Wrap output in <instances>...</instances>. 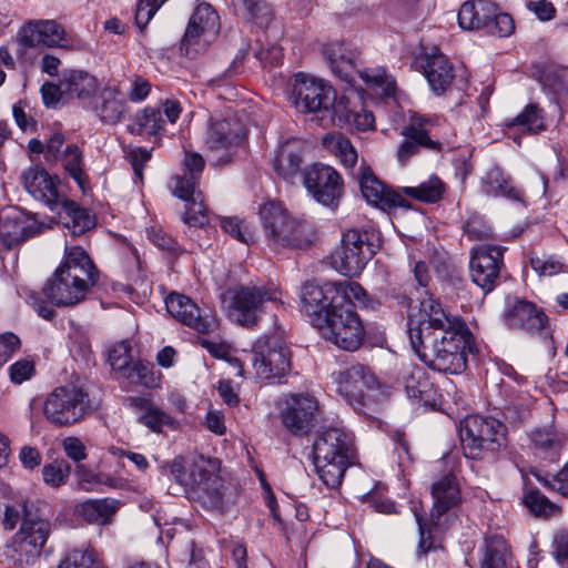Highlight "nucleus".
<instances>
[{"mask_svg":"<svg viewBox=\"0 0 568 568\" xmlns=\"http://www.w3.org/2000/svg\"><path fill=\"white\" fill-rule=\"evenodd\" d=\"M408 336L414 352L434 371L460 374L466 368L468 329L433 296L409 308Z\"/></svg>","mask_w":568,"mask_h":568,"instance_id":"nucleus-1","label":"nucleus"},{"mask_svg":"<svg viewBox=\"0 0 568 568\" xmlns=\"http://www.w3.org/2000/svg\"><path fill=\"white\" fill-rule=\"evenodd\" d=\"M99 280L89 254L78 245H65L62 263L43 286L44 296L58 307L82 302Z\"/></svg>","mask_w":568,"mask_h":568,"instance_id":"nucleus-2","label":"nucleus"},{"mask_svg":"<svg viewBox=\"0 0 568 568\" xmlns=\"http://www.w3.org/2000/svg\"><path fill=\"white\" fill-rule=\"evenodd\" d=\"M220 460L195 456L191 460L178 456L170 471L174 480L185 487L189 498L205 510L223 513L224 483L219 475Z\"/></svg>","mask_w":568,"mask_h":568,"instance_id":"nucleus-3","label":"nucleus"},{"mask_svg":"<svg viewBox=\"0 0 568 568\" xmlns=\"http://www.w3.org/2000/svg\"><path fill=\"white\" fill-rule=\"evenodd\" d=\"M315 470L325 486L337 488L354 456L351 436L339 428L318 434L313 444Z\"/></svg>","mask_w":568,"mask_h":568,"instance_id":"nucleus-4","label":"nucleus"},{"mask_svg":"<svg viewBox=\"0 0 568 568\" xmlns=\"http://www.w3.org/2000/svg\"><path fill=\"white\" fill-rule=\"evenodd\" d=\"M229 317L236 324L252 328L266 303L281 304L282 292L273 284L270 285H237L225 293Z\"/></svg>","mask_w":568,"mask_h":568,"instance_id":"nucleus-5","label":"nucleus"},{"mask_svg":"<svg viewBox=\"0 0 568 568\" xmlns=\"http://www.w3.org/2000/svg\"><path fill=\"white\" fill-rule=\"evenodd\" d=\"M337 392L354 407L364 413L365 407L377 402L384 393L375 374L362 364H354L333 374Z\"/></svg>","mask_w":568,"mask_h":568,"instance_id":"nucleus-6","label":"nucleus"},{"mask_svg":"<svg viewBox=\"0 0 568 568\" xmlns=\"http://www.w3.org/2000/svg\"><path fill=\"white\" fill-rule=\"evenodd\" d=\"M465 456L477 459L505 446V427L494 418L473 415L465 418L460 429Z\"/></svg>","mask_w":568,"mask_h":568,"instance_id":"nucleus-7","label":"nucleus"},{"mask_svg":"<svg viewBox=\"0 0 568 568\" xmlns=\"http://www.w3.org/2000/svg\"><path fill=\"white\" fill-rule=\"evenodd\" d=\"M317 329L326 341L348 352L358 349L365 336V328L358 314L348 304L341 303L331 308Z\"/></svg>","mask_w":568,"mask_h":568,"instance_id":"nucleus-8","label":"nucleus"},{"mask_svg":"<svg viewBox=\"0 0 568 568\" xmlns=\"http://www.w3.org/2000/svg\"><path fill=\"white\" fill-rule=\"evenodd\" d=\"M293 98L300 111L318 114L321 120L329 118L335 121L338 109L342 108V102L336 104V91L332 85L321 79L303 74L295 78Z\"/></svg>","mask_w":568,"mask_h":568,"instance_id":"nucleus-9","label":"nucleus"},{"mask_svg":"<svg viewBox=\"0 0 568 568\" xmlns=\"http://www.w3.org/2000/svg\"><path fill=\"white\" fill-rule=\"evenodd\" d=\"M90 410L88 394L74 385L55 387L44 399L43 414L55 426L80 422Z\"/></svg>","mask_w":568,"mask_h":568,"instance_id":"nucleus-10","label":"nucleus"},{"mask_svg":"<svg viewBox=\"0 0 568 568\" xmlns=\"http://www.w3.org/2000/svg\"><path fill=\"white\" fill-rule=\"evenodd\" d=\"M260 217L268 244L280 247H300L304 226L291 216L281 203L271 201L260 209Z\"/></svg>","mask_w":568,"mask_h":568,"instance_id":"nucleus-11","label":"nucleus"},{"mask_svg":"<svg viewBox=\"0 0 568 568\" xmlns=\"http://www.w3.org/2000/svg\"><path fill=\"white\" fill-rule=\"evenodd\" d=\"M371 239L372 234L358 230L344 233L341 246L332 254L334 268L346 276L359 275L376 253V245Z\"/></svg>","mask_w":568,"mask_h":568,"instance_id":"nucleus-12","label":"nucleus"},{"mask_svg":"<svg viewBox=\"0 0 568 568\" xmlns=\"http://www.w3.org/2000/svg\"><path fill=\"white\" fill-rule=\"evenodd\" d=\"M436 120L430 116L413 114L407 125H405L400 134L405 140L399 144L396 159L400 165L406 163L416 156L422 149L440 152L443 144L434 139L432 129L435 125Z\"/></svg>","mask_w":568,"mask_h":568,"instance_id":"nucleus-13","label":"nucleus"},{"mask_svg":"<svg viewBox=\"0 0 568 568\" xmlns=\"http://www.w3.org/2000/svg\"><path fill=\"white\" fill-rule=\"evenodd\" d=\"M220 29V19L210 3L202 2L193 11L181 41L186 55L199 53L214 40Z\"/></svg>","mask_w":568,"mask_h":568,"instance_id":"nucleus-14","label":"nucleus"},{"mask_svg":"<svg viewBox=\"0 0 568 568\" xmlns=\"http://www.w3.org/2000/svg\"><path fill=\"white\" fill-rule=\"evenodd\" d=\"M251 362L261 378H275L291 371V353L278 338L260 341L253 348Z\"/></svg>","mask_w":568,"mask_h":568,"instance_id":"nucleus-15","label":"nucleus"},{"mask_svg":"<svg viewBox=\"0 0 568 568\" xmlns=\"http://www.w3.org/2000/svg\"><path fill=\"white\" fill-rule=\"evenodd\" d=\"M341 294L335 283L317 284L305 283L301 290V312L316 328L324 323L327 315L336 304H339Z\"/></svg>","mask_w":568,"mask_h":568,"instance_id":"nucleus-16","label":"nucleus"},{"mask_svg":"<svg viewBox=\"0 0 568 568\" xmlns=\"http://www.w3.org/2000/svg\"><path fill=\"white\" fill-rule=\"evenodd\" d=\"M504 248L491 244H479L471 250L470 276L485 293L491 292L503 266Z\"/></svg>","mask_w":568,"mask_h":568,"instance_id":"nucleus-17","label":"nucleus"},{"mask_svg":"<svg viewBox=\"0 0 568 568\" xmlns=\"http://www.w3.org/2000/svg\"><path fill=\"white\" fill-rule=\"evenodd\" d=\"M317 400L308 394H292L285 397L281 419L285 428L295 436L310 433L314 426Z\"/></svg>","mask_w":568,"mask_h":568,"instance_id":"nucleus-18","label":"nucleus"},{"mask_svg":"<svg viewBox=\"0 0 568 568\" xmlns=\"http://www.w3.org/2000/svg\"><path fill=\"white\" fill-rule=\"evenodd\" d=\"M304 185L318 203L326 206L337 203L344 187L338 172L324 164H314L305 171Z\"/></svg>","mask_w":568,"mask_h":568,"instance_id":"nucleus-19","label":"nucleus"},{"mask_svg":"<svg viewBox=\"0 0 568 568\" xmlns=\"http://www.w3.org/2000/svg\"><path fill=\"white\" fill-rule=\"evenodd\" d=\"M51 531L52 524L38 513H33L24 504L23 519L19 531L14 535L16 549L32 556H39Z\"/></svg>","mask_w":568,"mask_h":568,"instance_id":"nucleus-20","label":"nucleus"},{"mask_svg":"<svg viewBox=\"0 0 568 568\" xmlns=\"http://www.w3.org/2000/svg\"><path fill=\"white\" fill-rule=\"evenodd\" d=\"M245 136V128L237 119L213 120L207 129L205 143L211 152L219 154L217 162H227L231 151Z\"/></svg>","mask_w":568,"mask_h":568,"instance_id":"nucleus-21","label":"nucleus"},{"mask_svg":"<svg viewBox=\"0 0 568 568\" xmlns=\"http://www.w3.org/2000/svg\"><path fill=\"white\" fill-rule=\"evenodd\" d=\"M65 38V30L55 20H31L17 33L19 53L28 48L60 47Z\"/></svg>","mask_w":568,"mask_h":568,"instance_id":"nucleus-22","label":"nucleus"},{"mask_svg":"<svg viewBox=\"0 0 568 568\" xmlns=\"http://www.w3.org/2000/svg\"><path fill=\"white\" fill-rule=\"evenodd\" d=\"M21 180L33 199L43 202L51 211L58 210L62 195L58 190L57 176L50 175L39 165H33L22 172Z\"/></svg>","mask_w":568,"mask_h":568,"instance_id":"nucleus-23","label":"nucleus"},{"mask_svg":"<svg viewBox=\"0 0 568 568\" xmlns=\"http://www.w3.org/2000/svg\"><path fill=\"white\" fill-rule=\"evenodd\" d=\"M503 318L509 328L528 333L539 332L547 324V316L541 308L520 298L508 300Z\"/></svg>","mask_w":568,"mask_h":568,"instance_id":"nucleus-24","label":"nucleus"},{"mask_svg":"<svg viewBox=\"0 0 568 568\" xmlns=\"http://www.w3.org/2000/svg\"><path fill=\"white\" fill-rule=\"evenodd\" d=\"M358 181L362 195L372 205L383 211L407 206L402 192L388 189L368 166L361 168Z\"/></svg>","mask_w":568,"mask_h":568,"instance_id":"nucleus-25","label":"nucleus"},{"mask_svg":"<svg viewBox=\"0 0 568 568\" xmlns=\"http://www.w3.org/2000/svg\"><path fill=\"white\" fill-rule=\"evenodd\" d=\"M43 226L42 223L22 212L6 215L0 221V244L6 250H11L26 240L40 234Z\"/></svg>","mask_w":568,"mask_h":568,"instance_id":"nucleus-26","label":"nucleus"},{"mask_svg":"<svg viewBox=\"0 0 568 568\" xmlns=\"http://www.w3.org/2000/svg\"><path fill=\"white\" fill-rule=\"evenodd\" d=\"M165 307L174 318L199 333H207L214 326V321L202 314L199 306L185 295L171 293L165 298Z\"/></svg>","mask_w":568,"mask_h":568,"instance_id":"nucleus-27","label":"nucleus"},{"mask_svg":"<svg viewBox=\"0 0 568 568\" xmlns=\"http://www.w3.org/2000/svg\"><path fill=\"white\" fill-rule=\"evenodd\" d=\"M433 508L430 513L432 525L439 527L440 518L447 511L457 507L462 500L457 478L446 474L432 485Z\"/></svg>","mask_w":568,"mask_h":568,"instance_id":"nucleus-28","label":"nucleus"},{"mask_svg":"<svg viewBox=\"0 0 568 568\" xmlns=\"http://www.w3.org/2000/svg\"><path fill=\"white\" fill-rule=\"evenodd\" d=\"M183 166L185 170L184 174L172 178L170 187L173 195L189 202L190 199L194 197L199 192L196 191V185L204 168V160L199 153L186 152L183 160Z\"/></svg>","mask_w":568,"mask_h":568,"instance_id":"nucleus-29","label":"nucleus"},{"mask_svg":"<svg viewBox=\"0 0 568 568\" xmlns=\"http://www.w3.org/2000/svg\"><path fill=\"white\" fill-rule=\"evenodd\" d=\"M323 54L332 71L343 81L352 82L358 52L345 42H332L323 47Z\"/></svg>","mask_w":568,"mask_h":568,"instance_id":"nucleus-30","label":"nucleus"},{"mask_svg":"<svg viewBox=\"0 0 568 568\" xmlns=\"http://www.w3.org/2000/svg\"><path fill=\"white\" fill-rule=\"evenodd\" d=\"M495 11H497V6L491 0L467 1L458 12L459 27L464 30H487Z\"/></svg>","mask_w":568,"mask_h":568,"instance_id":"nucleus-31","label":"nucleus"},{"mask_svg":"<svg viewBox=\"0 0 568 568\" xmlns=\"http://www.w3.org/2000/svg\"><path fill=\"white\" fill-rule=\"evenodd\" d=\"M62 75L65 95L92 104L94 94L100 88L94 75L83 70H68Z\"/></svg>","mask_w":568,"mask_h":568,"instance_id":"nucleus-32","label":"nucleus"},{"mask_svg":"<svg viewBox=\"0 0 568 568\" xmlns=\"http://www.w3.org/2000/svg\"><path fill=\"white\" fill-rule=\"evenodd\" d=\"M425 77L436 94L444 93L454 79V69L448 58L440 52L426 57L424 65Z\"/></svg>","mask_w":568,"mask_h":568,"instance_id":"nucleus-33","label":"nucleus"},{"mask_svg":"<svg viewBox=\"0 0 568 568\" xmlns=\"http://www.w3.org/2000/svg\"><path fill=\"white\" fill-rule=\"evenodd\" d=\"M305 144L300 140L286 141L278 150L274 160V169L278 175L292 181L301 171Z\"/></svg>","mask_w":568,"mask_h":568,"instance_id":"nucleus-34","label":"nucleus"},{"mask_svg":"<svg viewBox=\"0 0 568 568\" xmlns=\"http://www.w3.org/2000/svg\"><path fill=\"white\" fill-rule=\"evenodd\" d=\"M100 120L106 124L118 123L124 114V100L115 87L105 85L98 99L90 104Z\"/></svg>","mask_w":568,"mask_h":568,"instance_id":"nucleus-35","label":"nucleus"},{"mask_svg":"<svg viewBox=\"0 0 568 568\" xmlns=\"http://www.w3.org/2000/svg\"><path fill=\"white\" fill-rule=\"evenodd\" d=\"M400 383L408 398L419 399L425 404L430 400L433 383L423 367L413 365L405 368L400 374Z\"/></svg>","mask_w":568,"mask_h":568,"instance_id":"nucleus-36","label":"nucleus"},{"mask_svg":"<svg viewBox=\"0 0 568 568\" xmlns=\"http://www.w3.org/2000/svg\"><path fill=\"white\" fill-rule=\"evenodd\" d=\"M480 559V568H508L510 551L504 537L493 535L485 538Z\"/></svg>","mask_w":568,"mask_h":568,"instance_id":"nucleus-37","label":"nucleus"},{"mask_svg":"<svg viewBox=\"0 0 568 568\" xmlns=\"http://www.w3.org/2000/svg\"><path fill=\"white\" fill-rule=\"evenodd\" d=\"M115 499H89L77 506V514L90 524L105 525L118 510Z\"/></svg>","mask_w":568,"mask_h":568,"instance_id":"nucleus-38","label":"nucleus"},{"mask_svg":"<svg viewBox=\"0 0 568 568\" xmlns=\"http://www.w3.org/2000/svg\"><path fill=\"white\" fill-rule=\"evenodd\" d=\"M483 181L484 192L487 195L504 196L513 201L523 200V192L515 187L511 181L497 166L489 169Z\"/></svg>","mask_w":568,"mask_h":568,"instance_id":"nucleus-39","label":"nucleus"},{"mask_svg":"<svg viewBox=\"0 0 568 568\" xmlns=\"http://www.w3.org/2000/svg\"><path fill=\"white\" fill-rule=\"evenodd\" d=\"M65 216L63 224L73 235H81L94 225V221L85 209L80 207L74 201L60 199V205Z\"/></svg>","mask_w":568,"mask_h":568,"instance_id":"nucleus-40","label":"nucleus"},{"mask_svg":"<svg viewBox=\"0 0 568 568\" xmlns=\"http://www.w3.org/2000/svg\"><path fill=\"white\" fill-rule=\"evenodd\" d=\"M132 400L141 408L139 420L154 433H161L164 426L174 427L175 420L160 407L145 398L134 397Z\"/></svg>","mask_w":568,"mask_h":568,"instance_id":"nucleus-41","label":"nucleus"},{"mask_svg":"<svg viewBox=\"0 0 568 568\" xmlns=\"http://www.w3.org/2000/svg\"><path fill=\"white\" fill-rule=\"evenodd\" d=\"M162 111L155 108H144L136 112L133 122L129 125V131L138 135H159L164 126Z\"/></svg>","mask_w":568,"mask_h":568,"instance_id":"nucleus-42","label":"nucleus"},{"mask_svg":"<svg viewBox=\"0 0 568 568\" xmlns=\"http://www.w3.org/2000/svg\"><path fill=\"white\" fill-rule=\"evenodd\" d=\"M529 437L534 448L544 453H557L566 443L565 434L551 425L532 429Z\"/></svg>","mask_w":568,"mask_h":568,"instance_id":"nucleus-43","label":"nucleus"},{"mask_svg":"<svg viewBox=\"0 0 568 568\" xmlns=\"http://www.w3.org/2000/svg\"><path fill=\"white\" fill-rule=\"evenodd\" d=\"M508 126L525 133L537 134L546 130L544 112L536 104H528Z\"/></svg>","mask_w":568,"mask_h":568,"instance_id":"nucleus-44","label":"nucleus"},{"mask_svg":"<svg viewBox=\"0 0 568 568\" xmlns=\"http://www.w3.org/2000/svg\"><path fill=\"white\" fill-rule=\"evenodd\" d=\"M234 7L237 14L246 20L253 21L260 27L267 26L272 20V9L262 0H235Z\"/></svg>","mask_w":568,"mask_h":568,"instance_id":"nucleus-45","label":"nucleus"},{"mask_svg":"<svg viewBox=\"0 0 568 568\" xmlns=\"http://www.w3.org/2000/svg\"><path fill=\"white\" fill-rule=\"evenodd\" d=\"M400 192L402 195L405 194L422 202L435 203L442 199L445 192V184L438 176L432 175L418 186H406Z\"/></svg>","mask_w":568,"mask_h":568,"instance_id":"nucleus-46","label":"nucleus"},{"mask_svg":"<svg viewBox=\"0 0 568 568\" xmlns=\"http://www.w3.org/2000/svg\"><path fill=\"white\" fill-rule=\"evenodd\" d=\"M57 568H104L92 549H73L59 562Z\"/></svg>","mask_w":568,"mask_h":568,"instance_id":"nucleus-47","label":"nucleus"},{"mask_svg":"<svg viewBox=\"0 0 568 568\" xmlns=\"http://www.w3.org/2000/svg\"><path fill=\"white\" fill-rule=\"evenodd\" d=\"M64 170L73 178L77 183L83 185V154L77 144H68L63 151L60 160Z\"/></svg>","mask_w":568,"mask_h":568,"instance_id":"nucleus-48","label":"nucleus"},{"mask_svg":"<svg viewBox=\"0 0 568 568\" xmlns=\"http://www.w3.org/2000/svg\"><path fill=\"white\" fill-rule=\"evenodd\" d=\"M327 148L341 160L345 168H353L357 162V152L351 141L342 135L325 138Z\"/></svg>","mask_w":568,"mask_h":568,"instance_id":"nucleus-49","label":"nucleus"},{"mask_svg":"<svg viewBox=\"0 0 568 568\" xmlns=\"http://www.w3.org/2000/svg\"><path fill=\"white\" fill-rule=\"evenodd\" d=\"M344 109L345 108L342 105V108L338 109V114L335 116L339 123L354 126L359 131H367L374 128L375 116L371 111L361 108L358 111L344 112Z\"/></svg>","mask_w":568,"mask_h":568,"instance_id":"nucleus-50","label":"nucleus"},{"mask_svg":"<svg viewBox=\"0 0 568 568\" xmlns=\"http://www.w3.org/2000/svg\"><path fill=\"white\" fill-rule=\"evenodd\" d=\"M220 225L225 233L230 234L241 243L250 245L255 241L254 232L251 230L250 224L244 220H240L237 217H223L221 219Z\"/></svg>","mask_w":568,"mask_h":568,"instance_id":"nucleus-51","label":"nucleus"},{"mask_svg":"<svg viewBox=\"0 0 568 568\" xmlns=\"http://www.w3.org/2000/svg\"><path fill=\"white\" fill-rule=\"evenodd\" d=\"M358 73L371 89H379L384 95L393 93L395 81L384 69H367L358 71Z\"/></svg>","mask_w":568,"mask_h":568,"instance_id":"nucleus-52","label":"nucleus"},{"mask_svg":"<svg viewBox=\"0 0 568 568\" xmlns=\"http://www.w3.org/2000/svg\"><path fill=\"white\" fill-rule=\"evenodd\" d=\"M71 473V466L67 460L55 459L42 468L43 481L51 487H60L65 484Z\"/></svg>","mask_w":568,"mask_h":568,"instance_id":"nucleus-53","label":"nucleus"},{"mask_svg":"<svg viewBox=\"0 0 568 568\" xmlns=\"http://www.w3.org/2000/svg\"><path fill=\"white\" fill-rule=\"evenodd\" d=\"M183 221L191 226L200 227L209 223L207 209L204 204L201 192H197L194 197L186 202V210L183 215Z\"/></svg>","mask_w":568,"mask_h":568,"instance_id":"nucleus-54","label":"nucleus"},{"mask_svg":"<svg viewBox=\"0 0 568 568\" xmlns=\"http://www.w3.org/2000/svg\"><path fill=\"white\" fill-rule=\"evenodd\" d=\"M338 287L341 294V304H348L349 306L358 305V306H367L368 305V294L366 291L355 282H341L335 283Z\"/></svg>","mask_w":568,"mask_h":568,"instance_id":"nucleus-55","label":"nucleus"},{"mask_svg":"<svg viewBox=\"0 0 568 568\" xmlns=\"http://www.w3.org/2000/svg\"><path fill=\"white\" fill-rule=\"evenodd\" d=\"M524 503L536 515L550 516L557 511V507L537 490L528 491L524 497Z\"/></svg>","mask_w":568,"mask_h":568,"instance_id":"nucleus-56","label":"nucleus"},{"mask_svg":"<svg viewBox=\"0 0 568 568\" xmlns=\"http://www.w3.org/2000/svg\"><path fill=\"white\" fill-rule=\"evenodd\" d=\"M109 363L115 371L126 369L131 363L130 344L125 341L114 344L109 349Z\"/></svg>","mask_w":568,"mask_h":568,"instance_id":"nucleus-57","label":"nucleus"},{"mask_svg":"<svg viewBox=\"0 0 568 568\" xmlns=\"http://www.w3.org/2000/svg\"><path fill=\"white\" fill-rule=\"evenodd\" d=\"M166 1L168 0H139L135 12L138 27L141 30L144 29L160 7Z\"/></svg>","mask_w":568,"mask_h":568,"instance_id":"nucleus-58","label":"nucleus"},{"mask_svg":"<svg viewBox=\"0 0 568 568\" xmlns=\"http://www.w3.org/2000/svg\"><path fill=\"white\" fill-rule=\"evenodd\" d=\"M514 28L513 18L508 13L498 12L497 10L487 28V32L498 37H508L513 33Z\"/></svg>","mask_w":568,"mask_h":568,"instance_id":"nucleus-59","label":"nucleus"},{"mask_svg":"<svg viewBox=\"0 0 568 568\" xmlns=\"http://www.w3.org/2000/svg\"><path fill=\"white\" fill-rule=\"evenodd\" d=\"M530 264L535 272L545 276L558 274L562 270V263L552 256L531 257Z\"/></svg>","mask_w":568,"mask_h":568,"instance_id":"nucleus-60","label":"nucleus"},{"mask_svg":"<svg viewBox=\"0 0 568 568\" xmlns=\"http://www.w3.org/2000/svg\"><path fill=\"white\" fill-rule=\"evenodd\" d=\"M9 371L11 381L16 384H21L33 376L36 368L33 361L23 358L13 363Z\"/></svg>","mask_w":568,"mask_h":568,"instance_id":"nucleus-61","label":"nucleus"},{"mask_svg":"<svg viewBox=\"0 0 568 568\" xmlns=\"http://www.w3.org/2000/svg\"><path fill=\"white\" fill-rule=\"evenodd\" d=\"M126 160L130 162L134 174L140 180L143 179V165L150 160V151L142 148H132L126 151Z\"/></svg>","mask_w":568,"mask_h":568,"instance_id":"nucleus-62","label":"nucleus"},{"mask_svg":"<svg viewBox=\"0 0 568 568\" xmlns=\"http://www.w3.org/2000/svg\"><path fill=\"white\" fill-rule=\"evenodd\" d=\"M151 241L161 250L168 251L172 254H180L181 248L178 242L160 229H152L149 232Z\"/></svg>","mask_w":568,"mask_h":568,"instance_id":"nucleus-63","label":"nucleus"},{"mask_svg":"<svg viewBox=\"0 0 568 568\" xmlns=\"http://www.w3.org/2000/svg\"><path fill=\"white\" fill-rule=\"evenodd\" d=\"M42 101L47 106H55L62 95H64L63 89V75L59 80V83L45 82L41 87Z\"/></svg>","mask_w":568,"mask_h":568,"instance_id":"nucleus-64","label":"nucleus"}]
</instances>
